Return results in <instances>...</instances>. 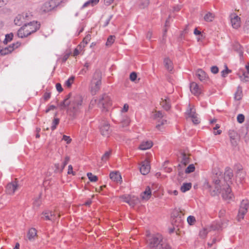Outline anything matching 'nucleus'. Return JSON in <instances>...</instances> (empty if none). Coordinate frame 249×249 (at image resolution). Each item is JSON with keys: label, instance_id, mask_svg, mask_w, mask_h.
I'll list each match as a JSON object with an SVG mask.
<instances>
[{"label": "nucleus", "instance_id": "nucleus-1", "mask_svg": "<svg viewBox=\"0 0 249 249\" xmlns=\"http://www.w3.org/2000/svg\"><path fill=\"white\" fill-rule=\"evenodd\" d=\"M82 103L83 98L80 94L71 92L66 96L60 106L64 108L67 107V113L73 120L80 114Z\"/></svg>", "mask_w": 249, "mask_h": 249}, {"label": "nucleus", "instance_id": "nucleus-2", "mask_svg": "<svg viewBox=\"0 0 249 249\" xmlns=\"http://www.w3.org/2000/svg\"><path fill=\"white\" fill-rule=\"evenodd\" d=\"M213 182L214 189L211 193L213 196L222 193L223 199L225 200H231L232 199L233 194L231 193V189L230 188L229 184L228 183L221 185V181L219 178L213 179Z\"/></svg>", "mask_w": 249, "mask_h": 249}, {"label": "nucleus", "instance_id": "nucleus-3", "mask_svg": "<svg viewBox=\"0 0 249 249\" xmlns=\"http://www.w3.org/2000/svg\"><path fill=\"white\" fill-rule=\"evenodd\" d=\"M147 242L149 249H171L170 245L163 240L162 235L159 233L149 236Z\"/></svg>", "mask_w": 249, "mask_h": 249}, {"label": "nucleus", "instance_id": "nucleus-4", "mask_svg": "<svg viewBox=\"0 0 249 249\" xmlns=\"http://www.w3.org/2000/svg\"><path fill=\"white\" fill-rule=\"evenodd\" d=\"M40 28V24L37 21H33L24 24L18 31L17 35L19 37L24 38L32 33L36 32Z\"/></svg>", "mask_w": 249, "mask_h": 249}, {"label": "nucleus", "instance_id": "nucleus-5", "mask_svg": "<svg viewBox=\"0 0 249 249\" xmlns=\"http://www.w3.org/2000/svg\"><path fill=\"white\" fill-rule=\"evenodd\" d=\"M102 73L99 70H96L93 74L91 82V90L95 94L100 88L101 84Z\"/></svg>", "mask_w": 249, "mask_h": 249}, {"label": "nucleus", "instance_id": "nucleus-6", "mask_svg": "<svg viewBox=\"0 0 249 249\" xmlns=\"http://www.w3.org/2000/svg\"><path fill=\"white\" fill-rule=\"evenodd\" d=\"M98 104L105 111H107V108L112 105V100L110 97L106 93L102 94L99 99Z\"/></svg>", "mask_w": 249, "mask_h": 249}, {"label": "nucleus", "instance_id": "nucleus-7", "mask_svg": "<svg viewBox=\"0 0 249 249\" xmlns=\"http://www.w3.org/2000/svg\"><path fill=\"white\" fill-rule=\"evenodd\" d=\"M58 5V0H50L42 5L41 10L44 13L49 12L53 10Z\"/></svg>", "mask_w": 249, "mask_h": 249}, {"label": "nucleus", "instance_id": "nucleus-8", "mask_svg": "<svg viewBox=\"0 0 249 249\" xmlns=\"http://www.w3.org/2000/svg\"><path fill=\"white\" fill-rule=\"evenodd\" d=\"M249 203L247 200H243L240 204L237 219L238 221H241L244 218V215L246 214L249 208Z\"/></svg>", "mask_w": 249, "mask_h": 249}, {"label": "nucleus", "instance_id": "nucleus-9", "mask_svg": "<svg viewBox=\"0 0 249 249\" xmlns=\"http://www.w3.org/2000/svg\"><path fill=\"white\" fill-rule=\"evenodd\" d=\"M20 45V43L17 42L10 45L8 47H5L0 50V54L1 55H5L11 53L15 49L18 48Z\"/></svg>", "mask_w": 249, "mask_h": 249}, {"label": "nucleus", "instance_id": "nucleus-10", "mask_svg": "<svg viewBox=\"0 0 249 249\" xmlns=\"http://www.w3.org/2000/svg\"><path fill=\"white\" fill-rule=\"evenodd\" d=\"M41 218L45 220H50L52 221H55L58 217L60 216V215L58 214L57 216H56L54 212L52 211H45L42 213Z\"/></svg>", "mask_w": 249, "mask_h": 249}, {"label": "nucleus", "instance_id": "nucleus-11", "mask_svg": "<svg viewBox=\"0 0 249 249\" xmlns=\"http://www.w3.org/2000/svg\"><path fill=\"white\" fill-rule=\"evenodd\" d=\"M121 198L124 202L128 203L132 207H134L139 201L138 198L135 196H131L129 195L123 196H121Z\"/></svg>", "mask_w": 249, "mask_h": 249}, {"label": "nucleus", "instance_id": "nucleus-12", "mask_svg": "<svg viewBox=\"0 0 249 249\" xmlns=\"http://www.w3.org/2000/svg\"><path fill=\"white\" fill-rule=\"evenodd\" d=\"M150 170V162L147 160L142 161L140 167V171L142 174L146 175L148 174Z\"/></svg>", "mask_w": 249, "mask_h": 249}, {"label": "nucleus", "instance_id": "nucleus-13", "mask_svg": "<svg viewBox=\"0 0 249 249\" xmlns=\"http://www.w3.org/2000/svg\"><path fill=\"white\" fill-rule=\"evenodd\" d=\"M230 17L232 27L235 29L238 28L240 26V18L235 13L231 14Z\"/></svg>", "mask_w": 249, "mask_h": 249}, {"label": "nucleus", "instance_id": "nucleus-14", "mask_svg": "<svg viewBox=\"0 0 249 249\" xmlns=\"http://www.w3.org/2000/svg\"><path fill=\"white\" fill-rule=\"evenodd\" d=\"M187 115L189 117L191 118L192 121L194 124H197L200 123L197 115L196 113V109L194 107H190L186 112Z\"/></svg>", "mask_w": 249, "mask_h": 249}, {"label": "nucleus", "instance_id": "nucleus-15", "mask_svg": "<svg viewBox=\"0 0 249 249\" xmlns=\"http://www.w3.org/2000/svg\"><path fill=\"white\" fill-rule=\"evenodd\" d=\"M100 130L101 134L107 137H109L111 131L110 129L109 124L107 123H104L101 125Z\"/></svg>", "mask_w": 249, "mask_h": 249}, {"label": "nucleus", "instance_id": "nucleus-16", "mask_svg": "<svg viewBox=\"0 0 249 249\" xmlns=\"http://www.w3.org/2000/svg\"><path fill=\"white\" fill-rule=\"evenodd\" d=\"M246 176V173L245 171H243L242 166H238L236 176L237 181H239L240 183H242Z\"/></svg>", "mask_w": 249, "mask_h": 249}, {"label": "nucleus", "instance_id": "nucleus-17", "mask_svg": "<svg viewBox=\"0 0 249 249\" xmlns=\"http://www.w3.org/2000/svg\"><path fill=\"white\" fill-rule=\"evenodd\" d=\"M16 180L17 179H16V181L9 183L7 185L6 191L7 194L9 195L13 194L18 187V185Z\"/></svg>", "mask_w": 249, "mask_h": 249}, {"label": "nucleus", "instance_id": "nucleus-18", "mask_svg": "<svg viewBox=\"0 0 249 249\" xmlns=\"http://www.w3.org/2000/svg\"><path fill=\"white\" fill-rule=\"evenodd\" d=\"M190 90L191 92L196 96H198L201 92V88L195 82H192L190 84Z\"/></svg>", "mask_w": 249, "mask_h": 249}, {"label": "nucleus", "instance_id": "nucleus-19", "mask_svg": "<svg viewBox=\"0 0 249 249\" xmlns=\"http://www.w3.org/2000/svg\"><path fill=\"white\" fill-rule=\"evenodd\" d=\"M153 145V142L151 141L142 142L140 145L139 148L142 150H145L150 148Z\"/></svg>", "mask_w": 249, "mask_h": 249}, {"label": "nucleus", "instance_id": "nucleus-20", "mask_svg": "<svg viewBox=\"0 0 249 249\" xmlns=\"http://www.w3.org/2000/svg\"><path fill=\"white\" fill-rule=\"evenodd\" d=\"M232 177L233 173L232 170L229 167H227L226 168L225 172L224 173V181H226L227 182L231 179Z\"/></svg>", "mask_w": 249, "mask_h": 249}, {"label": "nucleus", "instance_id": "nucleus-21", "mask_svg": "<svg viewBox=\"0 0 249 249\" xmlns=\"http://www.w3.org/2000/svg\"><path fill=\"white\" fill-rule=\"evenodd\" d=\"M163 64L167 70L169 71H172L173 69V64L172 61L169 58H165L163 60Z\"/></svg>", "mask_w": 249, "mask_h": 249}, {"label": "nucleus", "instance_id": "nucleus-22", "mask_svg": "<svg viewBox=\"0 0 249 249\" xmlns=\"http://www.w3.org/2000/svg\"><path fill=\"white\" fill-rule=\"evenodd\" d=\"M196 76L202 82L205 81L208 78L206 73L201 69L196 71Z\"/></svg>", "mask_w": 249, "mask_h": 249}, {"label": "nucleus", "instance_id": "nucleus-23", "mask_svg": "<svg viewBox=\"0 0 249 249\" xmlns=\"http://www.w3.org/2000/svg\"><path fill=\"white\" fill-rule=\"evenodd\" d=\"M233 49L237 52L240 56V59H242L243 57V49L240 44L236 42L233 45Z\"/></svg>", "mask_w": 249, "mask_h": 249}, {"label": "nucleus", "instance_id": "nucleus-24", "mask_svg": "<svg viewBox=\"0 0 249 249\" xmlns=\"http://www.w3.org/2000/svg\"><path fill=\"white\" fill-rule=\"evenodd\" d=\"M162 101L160 102V105L166 110H168L171 107L170 103V99L169 98L166 97L165 99H161Z\"/></svg>", "mask_w": 249, "mask_h": 249}, {"label": "nucleus", "instance_id": "nucleus-25", "mask_svg": "<svg viewBox=\"0 0 249 249\" xmlns=\"http://www.w3.org/2000/svg\"><path fill=\"white\" fill-rule=\"evenodd\" d=\"M151 195L150 188L147 186L145 190L141 194V197L142 199L148 200Z\"/></svg>", "mask_w": 249, "mask_h": 249}, {"label": "nucleus", "instance_id": "nucleus-26", "mask_svg": "<svg viewBox=\"0 0 249 249\" xmlns=\"http://www.w3.org/2000/svg\"><path fill=\"white\" fill-rule=\"evenodd\" d=\"M37 231L35 228L30 229L28 232L27 237L30 241H32L34 239V238L36 236Z\"/></svg>", "mask_w": 249, "mask_h": 249}, {"label": "nucleus", "instance_id": "nucleus-27", "mask_svg": "<svg viewBox=\"0 0 249 249\" xmlns=\"http://www.w3.org/2000/svg\"><path fill=\"white\" fill-rule=\"evenodd\" d=\"M247 72H243L242 75L240 76V79L242 81L247 82L249 80V63L246 66Z\"/></svg>", "mask_w": 249, "mask_h": 249}, {"label": "nucleus", "instance_id": "nucleus-28", "mask_svg": "<svg viewBox=\"0 0 249 249\" xmlns=\"http://www.w3.org/2000/svg\"><path fill=\"white\" fill-rule=\"evenodd\" d=\"M109 177L110 178L114 181H119L121 179H122L121 176L117 172H111L110 173Z\"/></svg>", "mask_w": 249, "mask_h": 249}, {"label": "nucleus", "instance_id": "nucleus-29", "mask_svg": "<svg viewBox=\"0 0 249 249\" xmlns=\"http://www.w3.org/2000/svg\"><path fill=\"white\" fill-rule=\"evenodd\" d=\"M242 88L240 86H238L237 88L236 91L234 94V99L236 100H240L242 99Z\"/></svg>", "mask_w": 249, "mask_h": 249}, {"label": "nucleus", "instance_id": "nucleus-30", "mask_svg": "<svg viewBox=\"0 0 249 249\" xmlns=\"http://www.w3.org/2000/svg\"><path fill=\"white\" fill-rule=\"evenodd\" d=\"M99 1V0H89L86 2L82 6V9L85 8L89 6H93L97 4Z\"/></svg>", "mask_w": 249, "mask_h": 249}, {"label": "nucleus", "instance_id": "nucleus-31", "mask_svg": "<svg viewBox=\"0 0 249 249\" xmlns=\"http://www.w3.org/2000/svg\"><path fill=\"white\" fill-rule=\"evenodd\" d=\"M91 39L90 35L88 34L83 39V42H81L78 46V47H79L80 49L82 47L83 48L85 47V45H87L88 42L90 41Z\"/></svg>", "mask_w": 249, "mask_h": 249}, {"label": "nucleus", "instance_id": "nucleus-32", "mask_svg": "<svg viewBox=\"0 0 249 249\" xmlns=\"http://www.w3.org/2000/svg\"><path fill=\"white\" fill-rule=\"evenodd\" d=\"M24 19V16L21 15H18L14 19L15 24L17 25L20 26L23 22Z\"/></svg>", "mask_w": 249, "mask_h": 249}, {"label": "nucleus", "instance_id": "nucleus-33", "mask_svg": "<svg viewBox=\"0 0 249 249\" xmlns=\"http://www.w3.org/2000/svg\"><path fill=\"white\" fill-rule=\"evenodd\" d=\"M192 187L191 183H184L180 187L181 192L184 193L189 190Z\"/></svg>", "mask_w": 249, "mask_h": 249}, {"label": "nucleus", "instance_id": "nucleus-34", "mask_svg": "<svg viewBox=\"0 0 249 249\" xmlns=\"http://www.w3.org/2000/svg\"><path fill=\"white\" fill-rule=\"evenodd\" d=\"M173 223L175 225V226L177 227L181 226L180 224H181L182 219L180 216H177L175 218H174L172 220Z\"/></svg>", "mask_w": 249, "mask_h": 249}, {"label": "nucleus", "instance_id": "nucleus-35", "mask_svg": "<svg viewBox=\"0 0 249 249\" xmlns=\"http://www.w3.org/2000/svg\"><path fill=\"white\" fill-rule=\"evenodd\" d=\"M204 18L205 21L207 22H211L213 20L214 18V15L213 14L209 12L205 15Z\"/></svg>", "mask_w": 249, "mask_h": 249}, {"label": "nucleus", "instance_id": "nucleus-36", "mask_svg": "<svg viewBox=\"0 0 249 249\" xmlns=\"http://www.w3.org/2000/svg\"><path fill=\"white\" fill-rule=\"evenodd\" d=\"M111 154V150L106 151L101 158V160L103 161H106L110 157Z\"/></svg>", "mask_w": 249, "mask_h": 249}, {"label": "nucleus", "instance_id": "nucleus-37", "mask_svg": "<svg viewBox=\"0 0 249 249\" xmlns=\"http://www.w3.org/2000/svg\"><path fill=\"white\" fill-rule=\"evenodd\" d=\"M182 160L181 163L186 165L189 162V157L185 154V153H182Z\"/></svg>", "mask_w": 249, "mask_h": 249}, {"label": "nucleus", "instance_id": "nucleus-38", "mask_svg": "<svg viewBox=\"0 0 249 249\" xmlns=\"http://www.w3.org/2000/svg\"><path fill=\"white\" fill-rule=\"evenodd\" d=\"M229 137L230 138V140L231 139L234 140L235 139H238V136L237 133H236V132H235L234 130H230L229 131Z\"/></svg>", "mask_w": 249, "mask_h": 249}, {"label": "nucleus", "instance_id": "nucleus-39", "mask_svg": "<svg viewBox=\"0 0 249 249\" xmlns=\"http://www.w3.org/2000/svg\"><path fill=\"white\" fill-rule=\"evenodd\" d=\"M115 36H108L106 42L107 46H111L115 41Z\"/></svg>", "mask_w": 249, "mask_h": 249}, {"label": "nucleus", "instance_id": "nucleus-40", "mask_svg": "<svg viewBox=\"0 0 249 249\" xmlns=\"http://www.w3.org/2000/svg\"><path fill=\"white\" fill-rule=\"evenodd\" d=\"M209 231H210L207 228H203L199 232V235H200V236L202 238H205Z\"/></svg>", "mask_w": 249, "mask_h": 249}, {"label": "nucleus", "instance_id": "nucleus-41", "mask_svg": "<svg viewBox=\"0 0 249 249\" xmlns=\"http://www.w3.org/2000/svg\"><path fill=\"white\" fill-rule=\"evenodd\" d=\"M87 176L89 180L91 182H96L98 180L97 177L93 175L91 173H88Z\"/></svg>", "mask_w": 249, "mask_h": 249}, {"label": "nucleus", "instance_id": "nucleus-42", "mask_svg": "<svg viewBox=\"0 0 249 249\" xmlns=\"http://www.w3.org/2000/svg\"><path fill=\"white\" fill-rule=\"evenodd\" d=\"M195 170V167L193 164H190L185 170V173L189 174L193 172Z\"/></svg>", "mask_w": 249, "mask_h": 249}, {"label": "nucleus", "instance_id": "nucleus-43", "mask_svg": "<svg viewBox=\"0 0 249 249\" xmlns=\"http://www.w3.org/2000/svg\"><path fill=\"white\" fill-rule=\"evenodd\" d=\"M13 37V34L12 33H10L9 34H7L5 36V38L3 41V42L5 44H7L8 42L11 41Z\"/></svg>", "mask_w": 249, "mask_h": 249}, {"label": "nucleus", "instance_id": "nucleus-44", "mask_svg": "<svg viewBox=\"0 0 249 249\" xmlns=\"http://www.w3.org/2000/svg\"><path fill=\"white\" fill-rule=\"evenodd\" d=\"M74 77L73 76H71L70 78H69L65 82V85L68 87L70 88L71 87L72 83H73L74 81Z\"/></svg>", "mask_w": 249, "mask_h": 249}, {"label": "nucleus", "instance_id": "nucleus-45", "mask_svg": "<svg viewBox=\"0 0 249 249\" xmlns=\"http://www.w3.org/2000/svg\"><path fill=\"white\" fill-rule=\"evenodd\" d=\"M59 119L58 118H54L53 122V124L51 126V129L53 131L54 130L56 127V125L59 124Z\"/></svg>", "mask_w": 249, "mask_h": 249}, {"label": "nucleus", "instance_id": "nucleus-46", "mask_svg": "<svg viewBox=\"0 0 249 249\" xmlns=\"http://www.w3.org/2000/svg\"><path fill=\"white\" fill-rule=\"evenodd\" d=\"M70 160V157L69 156L65 157V160L63 162L62 164L61 165V170H63L64 169V168H65L66 165L69 162Z\"/></svg>", "mask_w": 249, "mask_h": 249}, {"label": "nucleus", "instance_id": "nucleus-47", "mask_svg": "<svg viewBox=\"0 0 249 249\" xmlns=\"http://www.w3.org/2000/svg\"><path fill=\"white\" fill-rule=\"evenodd\" d=\"M187 222L189 225H193L196 222L195 217L192 215L189 216L187 218Z\"/></svg>", "mask_w": 249, "mask_h": 249}, {"label": "nucleus", "instance_id": "nucleus-48", "mask_svg": "<svg viewBox=\"0 0 249 249\" xmlns=\"http://www.w3.org/2000/svg\"><path fill=\"white\" fill-rule=\"evenodd\" d=\"M226 69L221 71V76L223 77H225L226 75L231 72V71L229 70L227 66H225Z\"/></svg>", "mask_w": 249, "mask_h": 249}, {"label": "nucleus", "instance_id": "nucleus-49", "mask_svg": "<svg viewBox=\"0 0 249 249\" xmlns=\"http://www.w3.org/2000/svg\"><path fill=\"white\" fill-rule=\"evenodd\" d=\"M159 124H157L156 126V127L160 130H161V126L164 125L165 124H166L167 123V121L166 120H161V121H159Z\"/></svg>", "mask_w": 249, "mask_h": 249}, {"label": "nucleus", "instance_id": "nucleus-50", "mask_svg": "<svg viewBox=\"0 0 249 249\" xmlns=\"http://www.w3.org/2000/svg\"><path fill=\"white\" fill-rule=\"evenodd\" d=\"M163 117V115L162 114V113L161 111H159L157 112H156L155 114H154V118L155 119H157L158 118H162Z\"/></svg>", "mask_w": 249, "mask_h": 249}, {"label": "nucleus", "instance_id": "nucleus-51", "mask_svg": "<svg viewBox=\"0 0 249 249\" xmlns=\"http://www.w3.org/2000/svg\"><path fill=\"white\" fill-rule=\"evenodd\" d=\"M237 120L238 123H242L245 120V116L242 114H239L238 115Z\"/></svg>", "mask_w": 249, "mask_h": 249}, {"label": "nucleus", "instance_id": "nucleus-52", "mask_svg": "<svg viewBox=\"0 0 249 249\" xmlns=\"http://www.w3.org/2000/svg\"><path fill=\"white\" fill-rule=\"evenodd\" d=\"M137 77V73L135 72H132L130 74V79L131 81L134 82L136 80Z\"/></svg>", "mask_w": 249, "mask_h": 249}, {"label": "nucleus", "instance_id": "nucleus-53", "mask_svg": "<svg viewBox=\"0 0 249 249\" xmlns=\"http://www.w3.org/2000/svg\"><path fill=\"white\" fill-rule=\"evenodd\" d=\"M54 167H55L54 172L55 173H58V172L61 173L62 172L63 170H61V166H60L59 163H55L54 164Z\"/></svg>", "mask_w": 249, "mask_h": 249}, {"label": "nucleus", "instance_id": "nucleus-54", "mask_svg": "<svg viewBox=\"0 0 249 249\" xmlns=\"http://www.w3.org/2000/svg\"><path fill=\"white\" fill-rule=\"evenodd\" d=\"M211 71L213 74H216L217 73H218V72L219 71V69L217 66H212L211 67Z\"/></svg>", "mask_w": 249, "mask_h": 249}, {"label": "nucleus", "instance_id": "nucleus-55", "mask_svg": "<svg viewBox=\"0 0 249 249\" xmlns=\"http://www.w3.org/2000/svg\"><path fill=\"white\" fill-rule=\"evenodd\" d=\"M51 97V93L50 92H45L43 95V99L45 101H47Z\"/></svg>", "mask_w": 249, "mask_h": 249}, {"label": "nucleus", "instance_id": "nucleus-56", "mask_svg": "<svg viewBox=\"0 0 249 249\" xmlns=\"http://www.w3.org/2000/svg\"><path fill=\"white\" fill-rule=\"evenodd\" d=\"M62 139L64 141H66L67 143H70L71 141V138L69 136L66 135H64L63 136Z\"/></svg>", "mask_w": 249, "mask_h": 249}, {"label": "nucleus", "instance_id": "nucleus-57", "mask_svg": "<svg viewBox=\"0 0 249 249\" xmlns=\"http://www.w3.org/2000/svg\"><path fill=\"white\" fill-rule=\"evenodd\" d=\"M41 204V201L39 198H37L35 200L34 202V206H36L37 207H39Z\"/></svg>", "mask_w": 249, "mask_h": 249}, {"label": "nucleus", "instance_id": "nucleus-58", "mask_svg": "<svg viewBox=\"0 0 249 249\" xmlns=\"http://www.w3.org/2000/svg\"><path fill=\"white\" fill-rule=\"evenodd\" d=\"M56 88L57 90L59 92H62L63 90V89L61 86V85L60 83H57L56 84Z\"/></svg>", "mask_w": 249, "mask_h": 249}, {"label": "nucleus", "instance_id": "nucleus-59", "mask_svg": "<svg viewBox=\"0 0 249 249\" xmlns=\"http://www.w3.org/2000/svg\"><path fill=\"white\" fill-rule=\"evenodd\" d=\"M238 139H235L234 140L231 139V144L233 146H236L237 145V141Z\"/></svg>", "mask_w": 249, "mask_h": 249}, {"label": "nucleus", "instance_id": "nucleus-60", "mask_svg": "<svg viewBox=\"0 0 249 249\" xmlns=\"http://www.w3.org/2000/svg\"><path fill=\"white\" fill-rule=\"evenodd\" d=\"M128 108L129 106L127 104H125L123 107L122 111L124 112H126L128 111Z\"/></svg>", "mask_w": 249, "mask_h": 249}, {"label": "nucleus", "instance_id": "nucleus-61", "mask_svg": "<svg viewBox=\"0 0 249 249\" xmlns=\"http://www.w3.org/2000/svg\"><path fill=\"white\" fill-rule=\"evenodd\" d=\"M130 123V120L129 119L127 118L124 120L123 122H122V124L124 126H127Z\"/></svg>", "mask_w": 249, "mask_h": 249}, {"label": "nucleus", "instance_id": "nucleus-62", "mask_svg": "<svg viewBox=\"0 0 249 249\" xmlns=\"http://www.w3.org/2000/svg\"><path fill=\"white\" fill-rule=\"evenodd\" d=\"M149 4V0H145L144 2L142 3L141 4V7L142 8H144V7H146Z\"/></svg>", "mask_w": 249, "mask_h": 249}, {"label": "nucleus", "instance_id": "nucleus-63", "mask_svg": "<svg viewBox=\"0 0 249 249\" xmlns=\"http://www.w3.org/2000/svg\"><path fill=\"white\" fill-rule=\"evenodd\" d=\"M72 169H73V168H72V165H69L68 174H72V175H74V172L72 171Z\"/></svg>", "mask_w": 249, "mask_h": 249}, {"label": "nucleus", "instance_id": "nucleus-64", "mask_svg": "<svg viewBox=\"0 0 249 249\" xmlns=\"http://www.w3.org/2000/svg\"><path fill=\"white\" fill-rule=\"evenodd\" d=\"M204 187L206 189H210L211 188V185H210L209 183L207 181H206L205 182L204 184Z\"/></svg>", "mask_w": 249, "mask_h": 249}]
</instances>
